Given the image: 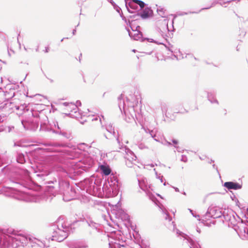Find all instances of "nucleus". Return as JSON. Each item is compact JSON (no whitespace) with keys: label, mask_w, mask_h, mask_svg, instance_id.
Segmentation results:
<instances>
[{"label":"nucleus","mask_w":248,"mask_h":248,"mask_svg":"<svg viewBox=\"0 0 248 248\" xmlns=\"http://www.w3.org/2000/svg\"><path fill=\"white\" fill-rule=\"evenodd\" d=\"M152 10L151 8L146 7L143 10L139 12V16L143 19H146L151 16Z\"/></svg>","instance_id":"14"},{"label":"nucleus","mask_w":248,"mask_h":248,"mask_svg":"<svg viewBox=\"0 0 248 248\" xmlns=\"http://www.w3.org/2000/svg\"><path fill=\"white\" fill-rule=\"evenodd\" d=\"M110 3L113 7V8L117 12H119L121 10V8L113 0H107Z\"/></svg>","instance_id":"28"},{"label":"nucleus","mask_w":248,"mask_h":248,"mask_svg":"<svg viewBox=\"0 0 248 248\" xmlns=\"http://www.w3.org/2000/svg\"><path fill=\"white\" fill-rule=\"evenodd\" d=\"M235 0H228L227 1L221 2V0H214L211 4V7H214L216 4H219L220 5L226 7L227 6L225 5L226 3H230L231 1H234Z\"/></svg>","instance_id":"20"},{"label":"nucleus","mask_w":248,"mask_h":248,"mask_svg":"<svg viewBox=\"0 0 248 248\" xmlns=\"http://www.w3.org/2000/svg\"><path fill=\"white\" fill-rule=\"evenodd\" d=\"M52 132L53 133H55L56 134H60V135H62V136H63V137L68 139L70 138V136L69 134H68L67 133H66L65 132H64V131H62L61 130H58V131H55V130H53L52 131Z\"/></svg>","instance_id":"30"},{"label":"nucleus","mask_w":248,"mask_h":248,"mask_svg":"<svg viewBox=\"0 0 248 248\" xmlns=\"http://www.w3.org/2000/svg\"><path fill=\"white\" fill-rule=\"evenodd\" d=\"M100 170L105 175H109L111 172V170L109 167L106 165H101L100 167Z\"/></svg>","instance_id":"22"},{"label":"nucleus","mask_w":248,"mask_h":248,"mask_svg":"<svg viewBox=\"0 0 248 248\" xmlns=\"http://www.w3.org/2000/svg\"><path fill=\"white\" fill-rule=\"evenodd\" d=\"M121 17L122 18V20H124L127 25H129V26L130 25H131L130 21L129 20H127L126 17L124 16H121Z\"/></svg>","instance_id":"34"},{"label":"nucleus","mask_w":248,"mask_h":248,"mask_svg":"<svg viewBox=\"0 0 248 248\" xmlns=\"http://www.w3.org/2000/svg\"><path fill=\"white\" fill-rule=\"evenodd\" d=\"M140 96L138 94H129L124 99V96L121 94L118 97V107L122 112L125 115V121L131 123L135 121V118L137 117L141 112V105L138 100Z\"/></svg>","instance_id":"2"},{"label":"nucleus","mask_w":248,"mask_h":248,"mask_svg":"<svg viewBox=\"0 0 248 248\" xmlns=\"http://www.w3.org/2000/svg\"><path fill=\"white\" fill-rule=\"evenodd\" d=\"M125 5L129 13H133L135 11H140L147 4L141 0H129V2L125 0Z\"/></svg>","instance_id":"5"},{"label":"nucleus","mask_w":248,"mask_h":248,"mask_svg":"<svg viewBox=\"0 0 248 248\" xmlns=\"http://www.w3.org/2000/svg\"><path fill=\"white\" fill-rule=\"evenodd\" d=\"M223 212L222 209L218 207H209L203 217L205 219H207L208 217L214 218L221 217L223 214Z\"/></svg>","instance_id":"7"},{"label":"nucleus","mask_w":248,"mask_h":248,"mask_svg":"<svg viewBox=\"0 0 248 248\" xmlns=\"http://www.w3.org/2000/svg\"><path fill=\"white\" fill-rule=\"evenodd\" d=\"M138 182L140 187L146 192L147 196H148L150 200H151L153 202H155L156 198L151 192L147 190L146 186L144 185V181L143 180L140 181L138 180Z\"/></svg>","instance_id":"11"},{"label":"nucleus","mask_w":248,"mask_h":248,"mask_svg":"<svg viewBox=\"0 0 248 248\" xmlns=\"http://www.w3.org/2000/svg\"><path fill=\"white\" fill-rule=\"evenodd\" d=\"M43 51L45 53H48L49 51V47L48 46L45 47V49Z\"/></svg>","instance_id":"44"},{"label":"nucleus","mask_w":248,"mask_h":248,"mask_svg":"<svg viewBox=\"0 0 248 248\" xmlns=\"http://www.w3.org/2000/svg\"><path fill=\"white\" fill-rule=\"evenodd\" d=\"M50 146H54V147H59L61 146V144L59 143H53V144H50Z\"/></svg>","instance_id":"43"},{"label":"nucleus","mask_w":248,"mask_h":248,"mask_svg":"<svg viewBox=\"0 0 248 248\" xmlns=\"http://www.w3.org/2000/svg\"><path fill=\"white\" fill-rule=\"evenodd\" d=\"M159 105L162 113H166L167 111L168 108V103L164 101H160Z\"/></svg>","instance_id":"23"},{"label":"nucleus","mask_w":248,"mask_h":248,"mask_svg":"<svg viewBox=\"0 0 248 248\" xmlns=\"http://www.w3.org/2000/svg\"><path fill=\"white\" fill-rule=\"evenodd\" d=\"M163 213H164L166 215V216L165 217L166 219H168L169 221H170L171 220V219L170 217L169 214L168 213H166L164 210H163Z\"/></svg>","instance_id":"39"},{"label":"nucleus","mask_w":248,"mask_h":248,"mask_svg":"<svg viewBox=\"0 0 248 248\" xmlns=\"http://www.w3.org/2000/svg\"><path fill=\"white\" fill-rule=\"evenodd\" d=\"M129 27H130L132 31H131L130 30L126 27L125 28V29L127 32H128L129 36L132 39L134 40H139L141 42H143L146 40L150 43H154L156 44H163V43L158 42L153 39L147 37H143L142 33L141 31H139V30H137L138 29V28H140V26H137L136 27V30L134 29V27H133L132 25H130Z\"/></svg>","instance_id":"4"},{"label":"nucleus","mask_w":248,"mask_h":248,"mask_svg":"<svg viewBox=\"0 0 248 248\" xmlns=\"http://www.w3.org/2000/svg\"><path fill=\"white\" fill-rule=\"evenodd\" d=\"M172 142L174 144H177L178 143V141L176 140H172Z\"/></svg>","instance_id":"48"},{"label":"nucleus","mask_w":248,"mask_h":248,"mask_svg":"<svg viewBox=\"0 0 248 248\" xmlns=\"http://www.w3.org/2000/svg\"><path fill=\"white\" fill-rule=\"evenodd\" d=\"M3 78H0V83L2 84Z\"/></svg>","instance_id":"61"},{"label":"nucleus","mask_w":248,"mask_h":248,"mask_svg":"<svg viewBox=\"0 0 248 248\" xmlns=\"http://www.w3.org/2000/svg\"><path fill=\"white\" fill-rule=\"evenodd\" d=\"M88 247V245L86 244L79 243L70 247V248H87Z\"/></svg>","instance_id":"27"},{"label":"nucleus","mask_w":248,"mask_h":248,"mask_svg":"<svg viewBox=\"0 0 248 248\" xmlns=\"http://www.w3.org/2000/svg\"><path fill=\"white\" fill-rule=\"evenodd\" d=\"M163 45L165 46L166 47V48H167V49L169 51H170L171 53H172V54H175V53H176V50H177V49H176L175 50H173L172 49V48L169 47H168L166 45H165L164 43H163Z\"/></svg>","instance_id":"36"},{"label":"nucleus","mask_w":248,"mask_h":248,"mask_svg":"<svg viewBox=\"0 0 248 248\" xmlns=\"http://www.w3.org/2000/svg\"><path fill=\"white\" fill-rule=\"evenodd\" d=\"M223 186L229 190H238L241 189L242 187V185L233 182H226L224 184Z\"/></svg>","instance_id":"13"},{"label":"nucleus","mask_w":248,"mask_h":248,"mask_svg":"<svg viewBox=\"0 0 248 248\" xmlns=\"http://www.w3.org/2000/svg\"><path fill=\"white\" fill-rule=\"evenodd\" d=\"M176 233L178 234V236L180 237V239L185 241L186 244L189 245L190 248H201L199 244L196 243L187 234L184 233L178 230L176 231Z\"/></svg>","instance_id":"8"},{"label":"nucleus","mask_w":248,"mask_h":248,"mask_svg":"<svg viewBox=\"0 0 248 248\" xmlns=\"http://www.w3.org/2000/svg\"><path fill=\"white\" fill-rule=\"evenodd\" d=\"M6 120V116L0 115V124Z\"/></svg>","instance_id":"37"},{"label":"nucleus","mask_w":248,"mask_h":248,"mask_svg":"<svg viewBox=\"0 0 248 248\" xmlns=\"http://www.w3.org/2000/svg\"><path fill=\"white\" fill-rule=\"evenodd\" d=\"M118 13L119 14L120 16L121 17V16H124L123 13V12H122V9H121V10H120L119 12H118Z\"/></svg>","instance_id":"50"},{"label":"nucleus","mask_w":248,"mask_h":248,"mask_svg":"<svg viewBox=\"0 0 248 248\" xmlns=\"http://www.w3.org/2000/svg\"><path fill=\"white\" fill-rule=\"evenodd\" d=\"M116 140H117V141L118 143V144H119V145L120 146V140H119V139H118V137L117 138Z\"/></svg>","instance_id":"58"},{"label":"nucleus","mask_w":248,"mask_h":248,"mask_svg":"<svg viewBox=\"0 0 248 248\" xmlns=\"http://www.w3.org/2000/svg\"><path fill=\"white\" fill-rule=\"evenodd\" d=\"M76 32H77V30H76V29L75 28V29H74L72 31V34L73 35H75L76 33Z\"/></svg>","instance_id":"49"},{"label":"nucleus","mask_w":248,"mask_h":248,"mask_svg":"<svg viewBox=\"0 0 248 248\" xmlns=\"http://www.w3.org/2000/svg\"><path fill=\"white\" fill-rule=\"evenodd\" d=\"M92 121H95L97 123H100L102 125V127H103V123L105 122V118L103 116L101 115L99 116H95L93 115V118L92 119Z\"/></svg>","instance_id":"19"},{"label":"nucleus","mask_w":248,"mask_h":248,"mask_svg":"<svg viewBox=\"0 0 248 248\" xmlns=\"http://www.w3.org/2000/svg\"><path fill=\"white\" fill-rule=\"evenodd\" d=\"M16 161L19 163L23 164L25 162L24 155L21 153H18L16 156Z\"/></svg>","instance_id":"24"},{"label":"nucleus","mask_w":248,"mask_h":248,"mask_svg":"<svg viewBox=\"0 0 248 248\" xmlns=\"http://www.w3.org/2000/svg\"><path fill=\"white\" fill-rule=\"evenodd\" d=\"M63 105L66 107L65 109L67 110L68 111H74V112L76 113L77 110L78 109V108H77V105H75V104L72 102H64L63 103Z\"/></svg>","instance_id":"15"},{"label":"nucleus","mask_w":248,"mask_h":248,"mask_svg":"<svg viewBox=\"0 0 248 248\" xmlns=\"http://www.w3.org/2000/svg\"><path fill=\"white\" fill-rule=\"evenodd\" d=\"M207 97L208 101L212 104L218 105L219 103L216 97V93L214 92L207 93Z\"/></svg>","instance_id":"16"},{"label":"nucleus","mask_w":248,"mask_h":248,"mask_svg":"<svg viewBox=\"0 0 248 248\" xmlns=\"http://www.w3.org/2000/svg\"><path fill=\"white\" fill-rule=\"evenodd\" d=\"M204 62H205L206 64H213V63H209V62H208L207 61H204Z\"/></svg>","instance_id":"56"},{"label":"nucleus","mask_w":248,"mask_h":248,"mask_svg":"<svg viewBox=\"0 0 248 248\" xmlns=\"http://www.w3.org/2000/svg\"><path fill=\"white\" fill-rule=\"evenodd\" d=\"M223 214L222 215V217H223L225 221L230 222L231 224L234 225L233 223V220H234V216L231 214H226L225 211H224L223 212Z\"/></svg>","instance_id":"18"},{"label":"nucleus","mask_w":248,"mask_h":248,"mask_svg":"<svg viewBox=\"0 0 248 248\" xmlns=\"http://www.w3.org/2000/svg\"><path fill=\"white\" fill-rule=\"evenodd\" d=\"M118 181L115 179L114 180V181H111V183H110V182L108 181L109 186L111 187V190H112V192L113 193L114 195H116L118 193Z\"/></svg>","instance_id":"17"},{"label":"nucleus","mask_w":248,"mask_h":248,"mask_svg":"<svg viewBox=\"0 0 248 248\" xmlns=\"http://www.w3.org/2000/svg\"><path fill=\"white\" fill-rule=\"evenodd\" d=\"M199 12H195V11H189L188 12H179L177 13V15L179 16H183L185 15H187L188 14H198Z\"/></svg>","instance_id":"29"},{"label":"nucleus","mask_w":248,"mask_h":248,"mask_svg":"<svg viewBox=\"0 0 248 248\" xmlns=\"http://www.w3.org/2000/svg\"><path fill=\"white\" fill-rule=\"evenodd\" d=\"M86 222L89 228V231H90V234H92V233L98 232L99 227V224L98 223L94 222L90 219L86 220Z\"/></svg>","instance_id":"12"},{"label":"nucleus","mask_w":248,"mask_h":248,"mask_svg":"<svg viewBox=\"0 0 248 248\" xmlns=\"http://www.w3.org/2000/svg\"><path fill=\"white\" fill-rule=\"evenodd\" d=\"M65 39H68V37L63 38L62 39H61V42H62L63 41V40Z\"/></svg>","instance_id":"62"},{"label":"nucleus","mask_w":248,"mask_h":248,"mask_svg":"<svg viewBox=\"0 0 248 248\" xmlns=\"http://www.w3.org/2000/svg\"><path fill=\"white\" fill-rule=\"evenodd\" d=\"M155 175H156V178L157 179H158L159 180H160L161 182L162 183L163 182V176L162 175H161L160 174H158L157 173V172H155Z\"/></svg>","instance_id":"35"},{"label":"nucleus","mask_w":248,"mask_h":248,"mask_svg":"<svg viewBox=\"0 0 248 248\" xmlns=\"http://www.w3.org/2000/svg\"><path fill=\"white\" fill-rule=\"evenodd\" d=\"M152 133H153V131L152 130L150 132V134L151 137L152 138H154L155 137V135H153Z\"/></svg>","instance_id":"52"},{"label":"nucleus","mask_w":248,"mask_h":248,"mask_svg":"<svg viewBox=\"0 0 248 248\" xmlns=\"http://www.w3.org/2000/svg\"><path fill=\"white\" fill-rule=\"evenodd\" d=\"M75 165L78 168H81L85 171H87L89 168L91 167L93 164V161L90 158H84L82 160H79L78 162H75Z\"/></svg>","instance_id":"10"},{"label":"nucleus","mask_w":248,"mask_h":248,"mask_svg":"<svg viewBox=\"0 0 248 248\" xmlns=\"http://www.w3.org/2000/svg\"><path fill=\"white\" fill-rule=\"evenodd\" d=\"M8 233L0 236V248H16L19 246L27 248H44L45 244L36 238L22 234L15 231Z\"/></svg>","instance_id":"1"},{"label":"nucleus","mask_w":248,"mask_h":248,"mask_svg":"<svg viewBox=\"0 0 248 248\" xmlns=\"http://www.w3.org/2000/svg\"><path fill=\"white\" fill-rule=\"evenodd\" d=\"M212 8V7H211V5L208 6V7H203V8H202L200 10H199L198 12H199V13L200 12H201L202 11V10H208V9H210V8Z\"/></svg>","instance_id":"41"},{"label":"nucleus","mask_w":248,"mask_h":248,"mask_svg":"<svg viewBox=\"0 0 248 248\" xmlns=\"http://www.w3.org/2000/svg\"><path fill=\"white\" fill-rule=\"evenodd\" d=\"M31 115L33 117L37 118L39 116V113L40 112H39L38 111H37V110H35L34 109H31Z\"/></svg>","instance_id":"32"},{"label":"nucleus","mask_w":248,"mask_h":248,"mask_svg":"<svg viewBox=\"0 0 248 248\" xmlns=\"http://www.w3.org/2000/svg\"><path fill=\"white\" fill-rule=\"evenodd\" d=\"M154 140L156 141L159 142V140L158 139L155 138V137L154 138Z\"/></svg>","instance_id":"63"},{"label":"nucleus","mask_w":248,"mask_h":248,"mask_svg":"<svg viewBox=\"0 0 248 248\" xmlns=\"http://www.w3.org/2000/svg\"><path fill=\"white\" fill-rule=\"evenodd\" d=\"M181 161H183L184 162H186L187 161V158L186 156L185 155H182L181 156Z\"/></svg>","instance_id":"38"},{"label":"nucleus","mask_w":248,"mask_h":248,"mask_svg":"<svg viewBox=\"0 0 248 248\" xmlns=\"http://www.w3.org/2000/svg\"><path fill=\"white\" fill-rule=\"evenodd\" d=\"M54 125H55V127H56V126H57L58 129L59 130H60V127H59V125H58V122H57V123H56V124H55Z\"/></svg>","instance_id":"54"},{"label":"nucleus","mask_w":248,"mask_h":248,"mask_svg":"<svg viewBox=\"0 0 248 248\" xmlns=\"http://www.w3.org/2000/svg\"><path fill=\"white\" fill-rule=\"evenodd\" d=\"M188 210L190 211V212L191 213V214L192 215V216H193V217H197L196 216H195V215H194V213H193V211H192L191 209H188Z\"/></svg>","instance_id":"51"},{"label":"nucleus","mask_w":248,"mask_h":248,"mask_svg":"<svg viewBox=\"0 0 248 248\" xmlns=\"http://www.w3.org/2000/svg\"><path fill=\"white\" fill-rule=\"evenodd\" d=\"M109 248H125V246L124 245H121L120 244L116 242L109 243L108 244Z\"/></svg>","instance_id":"25"},{"label":"nucleus","mask_w":248,"mask_h":248,"mask_svg":"<svg viewBox=\"0 0 248 248\" xmlns=\"http://www.w3.org/2000/svg\"><path fill=\"white\" fill-rule=\"evenodd\" d=\"M40 131H52L53 130L50 128L48 125H46L45 124H41L40 126Z\"/></svg>","instance_id":"26"},{"label":"nucleus","mask_w":248,"mask_h":248,"mask_svg":"<svg viewBox=\"0 0 248 248\" xmlns=\"http://www.w3.org/2000/svg\"><path fill=\"white\" fill-rule=\"evenodd\" d=\"M119 149L124 151L125 153L124 158L125 165L127 167L132 168L134 165H136L137 162L136 160L137 156L131 150L126 146L120 147Z\"/></svg>","instance_id":"6"},{"label":"nucleus","mask_w":248,"mask_h":248,"mask_svg":"<svg viewBox=\"0 0 248 248\" xmlns=\"http://www.w3.org/2000/svg\"><path fill=\"white\" fill-rule=\"evenodd\" d=\"M238 234L244 238H248V221L244 222L242 221L237 224L235 229Z\"/></svg>","instance_id":"9"},{"label":"nucleus","mask_w":248,"mask_h":248,"mask_svg":"<svg viewBox=\"0 0 248 248\" xmlns=\"http://www.w3.org/2000/svg\"><path fill=\"white\" fill-rule=\"evenodd\" d=\"M39 45L37 46V47L35 49V51L36 52H39Z\"/></svg>","instance_id":"55"},{"label":"nucleus","mask_w":248,"mask_h":248,"mask_svg":"<svg viewBox=\"0 0 248 248\" xmlns=\"http://www.w3.org/2000/svg\"><path fill=\"white\" fill-rule=\"evenodd\" d=\"M164 25L165 26L166 29H167L168 31H170L168 29V22L167 20L164 19L163 20Z\"/></svg>","instance_id":"40"},{"label":"nucleus","mask_w":248,"mask_h":248,"mask_svg":"<svg viewBox=\"0 0 248 248\" xmlns=\"http://www.w3.org/2000/svg\"><path fill=\"white\" fill-rule=\"evenodd\" d=\"M174 20V18L171 21V24H172V27H173Z\"/></svg>","instance_id":"60"},{"label":"nucleus","mask_w":248,"mask_h":248,"mask_svg":"<svg viewBox=\"0 0 248 248\" xmlns=\"http://www.w3.org/2000/svg\"><path fill=\"white\" fill-rule=\"evenodd\" d=\"M165 10H164V8H161L160 7L157 9V13L160 16H161L163 17H165Z\"/></svg>","instance_id":"31"},{"label":"nucleus","mask_w":248,"mask_h":248,"mask_svg":"<svg viewBox=\"0 0 248 248\" xmlns=\"http://www.w3.org/2000/svg\"><path fill=\"white\" fill-rule=\"evenodd\" d=\"M172 56H173L174 58H176V59H177V60H178V56H177V55H175V54H172Z\"/></svg>","instance_id":"57"},{"label":"nucleus","mask_w":248,"mask_h":248,"mask_svg":"<svg viewBox=\"0 0 248 248\" xmlns=\"http://www.w3.org/2000/svg\"><path fill=\"white\" fill-rule=\"evenodd\" d=\"M53 230L51 238L48 237V239L51 238V240L61 242L68 236L70 228L65 224H61L58 225L57 227L55 229H53Z\"/></svg>","instance_id":"3"},{"label":"nucleus","mask_w":248,"mask_h":248,"mask_svg":"<svg viewBox=\"0 0 248 248\" xmlns=\"http://www.w3.org/2000/svg\"><path fill=\"white\" fill-rule=\"evenodd\" d=\"M139 147L140 149H145V148H146L147 147L145 146V145H144L143 144H139Z\"/></svg>","instance_id":"42"},{"label":"nucleus","mask_w":248,"mask_h":248,"mask_svg":"<svg viewBox=\"0 0 248 248\" xmlns=\"http://www.w3.org/2000/svg\"><path fill=\"white\" fill-rule=\"evenodd\" d=\"M75 105H77V107H78V106H80L81 105V103L80 101L78 100V101H77L76 104Z\"/></svg>","instance_id":"46"},{"label":"nucleus","mask_w":248,"mask_h":248,"mask_svg":"<svg viewBox=\"0 0 248 248\" xmlns=\"http://www.w3.org/2000/svg\"><path fill=\"white\" fill-rule=\"evenodd\" d=\"M175 148L176 149L177 151L179 152H181V148L179 146H175Z\"/></svg>","instance_id":"47"},{"label":"nucleus","mask_w":248,"mask_h":248,"mask_svg":"<svg viewBox=\"0 0 248 248\" xmlns=\"http://www.w3.org/2000/svg\"><path fill=\"white\" fill-rule=\"evenodd\" d=\"M22 124L24 126V127L25 128V125L24 123V121H22Z\"/></svg>","instance_id":"64"},{"label":"nucleus","mask_w":248,"mask_h":248,"mask_svg":"<svg viewBox=\"0 0 248 248\" xmlns=\"http://www.w3.org/2000/svg\"><path fill=\"white\" fill-rule=\"evenodd\" d=\"M106 130L110 134V135L114 137L116 136V132H115L114 128L112 126V124H109L106 125Z\"/></svg>","instance_id":"21"},{"label":"nucleus","mask_w":248,"mask_h":248,"mask_svg":"<svg viewBox=\"0 0 248 248\" xmlns=\"http://www.w3.org/2000/svg\"><path fill=\"white\" fill-rule=\"evenodd\" d=\"M172 187L174 189L175 191L179 192V190L178 188H177L176 187H174V186H173Z\"/></svg>","instance_id":"53"},{"label":"nucleus","mask_w":248,"mask_h":248,"mask_svg":"<svg viewBox=\"0 0 248 248\" xmlns=\"http://www.w3.org/2000/svg\"><path fill=\"white\" fill-rule=\"evenodd\" d=\"M162 144H163L164 145H167V146H170V145H171V143L168 141H165V143H162Z\"/></svg>","instance_id":"45"},{"label":"nucleus","mask_w":248,"mask_h":248,"mask_svg":"<svg viewBox=\"0 0 248 248\" xmlns=\"http://www.w3.org/2000/svg\"><path fill=\"white\" fill-rule=\"evenodd\" d=\"M159 30H160V34H161L162 36H163L164 35H163V33H164L161 30V29H159Z\"/></svg>","instance_id":"59"},{"label":"nucleus","mask_w":248,"mask_h":248,"mask_svg":"<svg viewBox=\"0 0 248 248\" xmlns=\"http://www.w3.org/2000/svg\"><path fill=\"white\" fill-rule=\"evenodd\" d=\"M137 17H139V12L137 14H135V15H131V16H128V18H133V19L135 18V20H136L138 19V18H137ZM134 21H135V20H133L131 21H130L131 23L132 22Z\"/></svg>","instance_id":"33"}]
</instances>
